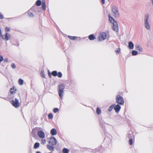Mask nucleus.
<instances>
[{"mask_svg":"<svg viewBox=\"0 0 153 153\" xmlns=\"http://www.w3.org/2000/svg\"><path fill=\"white\" fill-rule=\"evenodd\" d=\"M37 134L40 137L42 138H43L45 137V134L43 131H39L38 132Z\"/></svg>","mask_w":153,"mask_h":153,"instance_id":"obj_10","label":"nucleus"},{"mask_svg":"<svg viewBox=\"0 0 153 153\" xmlns=\"http://www.w3.org/2000/svg\"><path fill=\"white\" fill-rule=\"evenodd\" d=\"M52 74L54 76H56L57 74V71H53L52 72Z\"/></svg>","mask_w":153,"mask_h":153,"instance_id":"obj_27","label":"nucleus"},{"mask_svg":"<svg viewBox=\"0 0 153 153\" xmlns=\"http://www.w3.org/2000/svg\"><path fill=\"white\" fill-rule=\"evenodd\" d=\"M3 59V57L1 55H0V62H1Z\"/></svg>","mask_w":153,"mask_h":153,"instance_id":"obj_36","label":"nucleus"},{"mask_svg":"<svg viewBox=\"0 0 153 153\" xmlns=\"http://www.w3.org/2000/svg\"><path fill=\"white\" fill-rule=\"evenodd\" d=\"M18 83L19 85H22L23 84L24 81L23 79H20L19 80Z\"/></svg>","mask_w":153,"mask_h":153,"instance_id":"obj_18","label":"nucleus"},{"mask_svg":"<svg viewBox=\"0 0 153 153\" xmlns=\"http://www.w3.org/2000/svg\"><path fill=\"white\" fill-rule=\"evenodd\" d=\"M0 37H2L3 39L5 41L8 40L10 38V35L8 33H6L4 34L1 35Z\"/></svg>","mask_w":153,"mask_h":153,"instance_id":"obj_7","label":"nucleus"},{"mask_svg":"<svg viewBox=\"0 0 153 153\" xmlns=\"http://www.w3.org/2000/svg\"><path fill=\"white\" fill-rule=\"evenodd\" d=\"M36 153H41V152L39 151H37Z\"/></svg>","mask_w":153,"mask_h":153,"instance_id":"obj_44","label":"nucleus"},{"mask_svg":"<svg viewBox=\"0 0 153 153\" xmlns=\"http://www.w3.org/2000/svg\"><path fill=\"white\" fill-rule=\"evenodd\" d=\"M15 91H16V89H15L14 88H11L10 89V92L12 94H13L14 93H15L14 92Z\"/></svg>","mask_w":153,"mask_h":153,"instance_id":"obj_26","label":"nucleus"},{"mask_svg":"<svg viewBox=\"0 0 153 153\" xmlns=\"http://www.w3.org/2000/svg\"><path fill=\"white\" fill-rule=\"evenodd\" d=\"M49 143L52 145H55L57 143V140L54 137H51L48 141Z\"/></svg>","mask_w":153,"mask_h":153,"instance_id":"obj_9","label":"nucleus"},{"mask_svg":"<svg viewBox=\"0 0 153 153\" xmlns=\"http://www.w3.org/2000/svg\"><path fill=\"white\" fill-rule=\"evenodd\" d=\"M5 30L6 32H8L10 30V28L9 27H5Z\"/></svg>","mask_w":153,"mask_h":153,"instance_id":"obj_34","label":"nucleus"},{"mask_svg":"<svg viewBox=\"0 0 153 153\" xmlns=\"http://www.w3.org/2000/svg\"><path fill=\"white\" fill-rule=\"evenodd\" d=\"M46 142V141L45 139L42 138V139L41 140V144L44 145L45 144Z\"/></svg>","mask_w":153,"mask_h":153,"instance_id":"obj_16","label":"nucleus"},{"mask_svg":"<svg viewBox=\"0 0 153 153\" xmlns=\"http://www.w3.org/2000/svg\"><path fill=\"white\" fill-rule=\"evenodd\" d=\"M121 108V107L118 105H115L114 107V109L116 112H118Z\"/></svg>","mask_w":153,"mask_h":153,"instance_id":"obj_12","label":"nucleus"},{"mask_svg":"<svg viewBox=\"0 0 153 153\" xmlns=\"http://www.w3.org/2000/svg\"><path fill=\"white\" fill-rule=\"evenodd\" d=\"M151 1L152 5L153 6V0H150Z\"/></svg>","mask_w":153,"mask_h":153,"instance_id":"obj_43","label":"nucleus"},{"mask_svg":"<svg viewBox=\"0 0 153 153\" xmlns=\"http://www.w3.org/2000/svg\"><path fill=\"white\" fill-rule=\"evenodd\" d=\"M4 62H8V59L7 58H5L4 59Z\"/></svg>","mask_w":153,"mask_h":153,"instance_id":"obj_39","label":"nucleus"},{"mask_svg":"<svg viewBox=\"0 0 153 153\" xmlns=\"http://www.w3.org/2000/svg\"><path fill=\"white\" fill-rule=\"evenodd\" d=\"M113 107H114V105H112L111 106L108 108V111H111V110H112V109H113Z\"/></svg>","mask_w":153,"mask_h":153,"instance_id":"obj_35","label":"nucleus"},{"mask_svg":"<svg viewBox=\"0 0 153 153\" xmlns=\"http://www.w3.org/2000/svg\"><path fill=\"white\" fill-rule=\"evenodd\" d=\"M120 51V48L117 49V50L115 51V52L116 54H118Z\"/></svg>","mask_w":153,"mask_h":153,"instance_id":"obj_32","label":"nucleus"},{"mask_svg":"<svg viewBox=\"0 0 153 153\" xmlns=\"http://www.w3.org/2000/svg\"><path fill=\"white\" fill-rule=\"evenodd\" d=\"M59 111L58 108H55L53 109V111L54 113H56L58 112Z\"/></svg>","mask_w":153,"mask_h":153,"instance_id":"obj_29","label":"nucleus"},{"mask_svg":"<svg viewBox=\"0 0 153 153\" xmlns=\"http://www.w3.org/2000/svg\"><path fill=\"white\" fill-rule=\"evenodd\" d=\"M112 11L113 15L114 17H117L119 16V13L117 8L115 6L112 7Z\"/></svg>","mask_w":153,"mask_h":153,"instance_id":"obj_3","label":"nucleus"},{"mask_svg":"<svg viewBox=\"0 0 153 153\" xmlns=\"http://www.w3.org/2000/svg\"><path fill=\"white\" fill-rule=\"evenodd\" d=\"M48 116V118L50 119H52L53 117V114L51 113L49 114Z\"/></svg>","mask_w":153,"mask_h":153,"instance_id":"obj_25","label":"nucleus"},{"mask_svg":"<svg viewBox=\"0 0 153 153\" xmlns=\"http://www.w3.org/2000/svg\"><path fill=\"white\" fill-rule=\"evenodd\" d=\"M135 48L136 49L139 51L140 52H142L143 51L142 48L139 45H136Z\"/></svg>","mask_w":153,"mask_h":153,"instance_id":"obj_13","label":"nucleus"},{"mask_svg":"<svg viewBox=\"0 0 153 153\" xmlns=\"http://www.w3.org/2000/svg\"><path fill=\"white\" fill-rule=\"evenodd\" d=\"M89 39L90 40H93L95 39L94 35H91L89 36Z\"/></svg>","mask_w":153,"mask_h":153,"instance_id":"obj_19","label":"nucleus"},{"mask_svg":"<svg viewBox=\"0 0 153 153\" xmlns=\"http://www.w3.org/2000/svg\"><path fill=\"white\" fill-rule=\"evenodd\" d=\"M28 16L30 17H31L33 16V14L31 13H28Z\"/></svg>","mask_w":153,"mask_h":153,"instance_id":"obj_38","label":"nucleus"},{"mask_svg":"<svg viewBox=\"0 0 153 153\" xmlns=\"http://www.w3.org/2000/svg\"><path fill=\"white\" fill-rule=\"evenodd\" d=\"M39 143H36L34 146L35 149H37L39 147Z\"/></svg>","mask_w":153,"mask_h":153,"instance_id":"obj_22","label":"nucleus"},{"mask_svg":"<svg viewBox=\"0 0 153 153\" xmlns=\"http://www.w3.org/2000/svg\"><path fill=\"white\" fill-rule=\"evenodd\" d=\"M51 134L52 135H55L57 134V131L54 128H52L51 131Z\"/></svg>","mask_w":153,"mask_h":153,"instance_id":"obj_14","label":"nucleus"},{"mask_svg":"<svg viewBox=\"0 0 153 153\" xmlns=\"http://www.w3.org/2000/svg\"><path fill=\"white\" fill-rule=\"evenodd\" d=\"M47 148L50 151H53L54 150V148L53 146H50L49 145H48L46 146Z\"/></svg>","mask_w":153,"mask_h":153,"instance_id":"obj_15","label":"nucleus"},{"mask_svg":"<svg viewBox=\"0 0 153 153\" xmlns=\"http://www.w3.org/2000/svg\"><path fill=\"white\" fill-rule=\"evenodd\" d=\"M41 3L42 2L40 0H38L36 1V4L37 6H39L41 5Z\"/></svg>","mask_w":153,"mask_h":153,"instance_id":"obj_23","label":"nucleus"},{"mask_svg":"<svg viewBox=\"0 0 153 153\" xmlns=\"http://www.w3.org/2000/svg\"><path fill=\"white\" fill-rule=\"evenodd\" d=\"M128 48L130 49H133L134 48V44L132 42H129L128 43Z\"/></svg>","mask_w":153,"mask_h":153,"instance_id":"obj_11","label":"nucleus"},{"mask_svg":"<svg viewBox=\"0 0 153 153\" xmlns=\"http://www.w3.org/2000/svg\"><path fill=\"white\" fill-rule=\"evenodd\" d=\"M13 105L16 108H18L19 106V100L16 98L13 100L11 102Z\"/></svg>","mask_w":153,"mask_h":153,"instance_id":"obj_8","label":"nucleus"},{"mask_svg":"<svg viewBox=\"0 0 153 153\" xmlns=\"http://www.w3.org/2000/svg\"><path fill=\"white\" fill-rule=\"evenodd\" d=\"M42 9L43 10H45L46 8V6L45 4H42Z\"/></svg>","mask_w":153,"mask_h":153,"instance_id":"obj_28","label":"nucleus"},{"mask_svg":"<svg viewBox=\"0 0 153 153\" xmlns=\"http://www.w3.org/2000/svg\"><path fill=\"white\" fill-rule=\"evenodd\" d=\"M3 18V15L1 14V13H0V19H2Z\"/></svg>","mask_w":153,"mask_h":153,"instance_id":"obj_40","label":"nucleus"},{"mask_svg":"<svg viewBox=\"0 0 153 153\" xmlns=\"http://www.w3.org/2000/svg\"><path fill=\"white\" fill-rule=\"evenodd\" d=\"M106 34L105 32H102L100 33L98 36V39L100 41L104 40L106 38Z\"/></svg>","mask_w":153,"mask_h":153,"instance_id":"obj_6","label":"nucleus"},{"mask_svg":"<svg viewBox=\"0 0 153 153\" xmlns=\"http://www.w3.org/2000/svg\"><path fill=\"white\" fill-rule=\"evenodd\" d=\"M69 150L67 148H64L62 150L63 153H69Z\"/></svg>","mask_w":153,"mask_h":153,"instance_id":"obj_17","label":"nucleus"},{"mask_svg":"<svg viewBox=\"0 0 153 153\" xmlns=\"http://www.w3.org/2000/svg\"><path fill=\"white\" fill-rule=\"evenodd\" d=\"M68 37L71 40H76L77 39V37L76 36H68Z\"/></svg>","mask_w":153,"mask_h":153,"instance_id":"obj_20","label":"nucleus"},{"mask_svg":"<svg viewBox=\"0 0 153 153\" xmlns=\"http://www.w3.org/2000/svg\"><path fill=\"white\" fill-rule=\"evenodd\" d=\"M57 75L58 76L59 78L62 77V73L60 72H58V73L57 74Z\"/></svg>","mask_w":153,"mask_h":153,"instance_id":"obj_31","label":"nucleus"},{"mask_svg":"<svg viewBox=\"0 0 153 153\" xmlns=\"http://www.w3.org/2000/svg\"><path fill=\"white\" fill-rule=\"evenodd\" d=\"M101 2L103 4L105 3V0H101Z\"/></svg>","mask_w":153,"mask_h":153,"instance_id":"obj_41","label":"nucleus"},{"mask_svg":"<svg viewBox=\"0 0 153 153\" xmlns=\"http://www.w3.org/2000/svg\"><path fill=\"white\" fill-rule=\"evenodd\" d=\"M108 17L110 22L111 23L112 25V28L116 32L118 31V27L117 23L114 21V18L111 16L110 14H108Z\"/></svg>","mask_w":153,"mask_h":153,"instance_id":"obj_1","label":"nucleus"},{"mask_svg":"<svg viewBox=\"0 0 153 153\" xmlns=\"http://www.w3.org/2000/svg\"><path fill=\"white\" fill-rule=\"evenodd\" d=\"M45 4V0H42V4Z\"/></svg>","mask_w":153,"mask_h":153,"instance_id":"obj_42","label":"nucleus"},{"mask_svg":"<svg viewBox=\"0 0 153 153\" xmlns=\"http://www.w3.org/2000/svg\"><path fill=\"white\" fill-rule=\"evenodd\" d=\"M133 142L132 139H130L129 141V143L130 145H131L132 144Z\"/></svg>","mask_w":153,"mask_h":153,"instance_id":"obj_37","label":"nucleus"},{"mask_svg":"<svg viewBox=\"0 0 153 153\" xmlns=\"http://www.w3.org/2000/svg\"><path fill=\"white\" fill-rule=\"evenodd\" d=\"M149 15L147 13L145 15L144 18V26L147 30H150L151 27L149 21Z\"/></svg>","mask_w":153,"mask_h":153,"instance_id":"obj_2","label":"nucleus"},{"mask_svg":"<svg viewBox=\"0 0 153 153\" xmlns=\"http://www.w3.org/2000/svg\"><path fill=\"white\" fill-rule=\"evenodd\" d=\"M64 89V85H59L58 93L60 97H62L63 95Z\"/></svg>","mask_w":153,"mask_h":153,"instance_id":"obj_5","label":"nucleus"},{"mask_svg":"<svg viewBox=\"0 0 153 153\" xmlns=\"http://www.w3.org/2000/svg\"><path fill=\"white\" fill-rule=\"evenodd\" d=\"M116 102L120 105H123L124 102L123 98L119 95H117L116 97Z\"/></svg>","mask_w":153,"mask_h":153,"instance_id":"obj_4","label":"nucleus"},{"mask_svg":"<svg viewBox=\"0 0 153 153\" xmlns=\"http://www.w3.org/2000/svg\"><path fill=\"white\" fill-rule=\"evenodd\" d=\"M132 54L133 56L136 55L138 53V52L135 50H133L132 52Z\"/></svg>","mask_w":153,"mask_h":153,"instance_id":"obj_21","label":"nucleus"},{"mask_svg":"<svg viewBox=\"0 0 153 153\" xmlns=\"http://www.w3.org/2000/svg\"><path fill=\"white\" fill-rule=\"evenodd\" d=\"M49 74V75H50V74ZM50 75L51 76V74H50Z\"/></svg>","mask_w":153,"mask_h":153,"instance_id":"obj_45","label":"nucleus"},{"mask_svg":"<svg viewBox=\"0 0 153 153\" xmlns=\"http://www.w3.org/2000/svg\"><path fill=\"white\" fill-rule=\"evenodd\" d=\"M97 113L98 114H100L101 113V110L99 108H97Z\"/></svg>","mask_w":153,"mask_h":153,"instance_id":"obj_24","label":"nucleus"},{"mask_svg":"<svg viewBox=\"0 0 153 153\" xmlns=\"http://www.w3.org/2000/svg\"><path fill=\"white\" fill-rule=\"evenodd\" d=\"M41 75L43 77V78H45V73L44 71H42L41 72Z\"/></svg>","mask_w":153,"mask_h":153,"instance_id":"obj_30","label":"nucleus"},{"mask_svg":"<svg viewBox=\"0 0 153 153\" xmlns=\"http://www.w3.org/2000/svg\"><path fill=\"white\" fill-rule=\"evenodd\" d=\"M11 66L13 69L16 68V66L14 63H12L11 65Z\"/></svg>","mask_w":153,"mask_h":153,"instance_id":"obj_33","label":"nucleus"}]
</instances>
